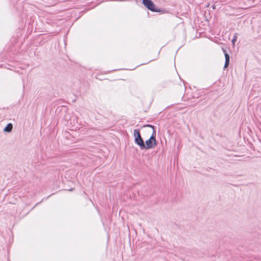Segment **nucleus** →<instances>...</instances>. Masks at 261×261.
I'll use <instances>...</instances> for the list:
<instances>
[{"label":"nucleus","mask_w":261,"mask_h":261,"mask_svg":"<svg viewBox=\"0 0 261 261\" xmlns=\"http://www.w3.org/2000/svg\"><path fill=\"white\" fill-rule=\"evenodd\" d=\"M144 127H149L152 131L150 138L145 141V148L146 149H151L155 147L157 145V141L155 139V131L153 126L151 125H144Z\"/></svg>","instance_id":"obj_1"},{"label":"nucleus","mask_w":261,"mask_h":261,"mask_svg":"<svg viewBox=\"0 0 261 261\" xmlns=\"http://www.w3.org/2000/svg\"><path fill=\"white\" fill-rule=\"evenodd\" d=\"M134 136L135 138V142L137 144L141 149L145 148V144L144 141L141 138L140 131L138 129H135L134 130Z\"/></svg>","instance_id":"obj_2"},{"label":"nucleus","mask_w":261,"mask_h":261,"mask_svg":"<svg viewBox=\"0 0 261 261\" xmlns=\"http://www.w3.org/2000/svg\"><path fill=\"white\" fill-rule=\"evenodd\" d=\"M143 5L149 10L153 12H159V11L155 8L154 3L151 0H143Z\"/></svg>","instance_id":"obj_3"},{"label":"nucleus","mask_w":261,"mask_h":261,"mask_svg":"<svg viewBox=\"0 0 261 261\" xmlns=\"http://www.w3.org/2000/svg\"><path fill=\"white\" fill-rule=\"evenodd\" d=\"M222 50L224 54L225 59V65L224 66V68H226L229 65L230 58H229V55L226 53V51L225 49H224V48H222Z\"/></svg>","instance_id":"obj_4"},{"label":"nucleus","mask_w":261,"mask_h":261,"mask_svg":"<svg viewBox=\"0 0 261 261\" xmlns=\"http://www.w3.org/2000/svg\"><path fill=\"white\" fill-rule=\"evenodd\" d=\"M13 128V125L11 123H9L4 129V131L5 132L9 133L11 132Z\"/></svg>","instance_id":"obj_5"},{"label":"nucleus","mask_w":261,"mask_h":261,"mask_svg":"<svg viewBox=\"0 0 261 261\" xmlns=\"http://www.w3.org/2000/svg\"><path fill=\"white\" fill-rule=\"evenodd\" d=\"M236 40H237V36H234L233 39L232 40V43L233 45H234V43H235V42L236 41Z\"/></svg>","instance_id":"obj_6"}]
</instances>
